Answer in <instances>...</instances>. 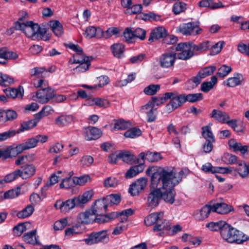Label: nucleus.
Returning a JSON list of instances; mask_svg holds the SVG:
<instances>
[{
	"label": "nucleus",
	"instance_id": "28",
	"mask_svg": "<svg viewBox=\"0 0 249 249\" xmlns=\"http://www.w3.org/2000/svg\"><path fill=\"white\" fill-rule=\"evenodd\" d=\"M35 211L34 207L32 205H28L23 210L17 212L16 211H13L12 214L13 215L16 213L17 216L21 219L26 218L29 217Z\"/></svg>",
	"mask_w": 249,
	"mask_h": 249
},
{
	"label": "nucleus",
	"instance_id": "46",
	"mask_svg": "<svg viewBox=\"0 0 249 249\" xmlns=\"http://www.w3.org/2000/svg\"><path fill=\"white\" fill-rule=\"evenodd\" d=\"M162 43L170 45L174 44L178 41V37L174 35H170L167 32H163L162 35Z\"/></svg>",
	"mask_w": 249,
	"mask_h": 249
},
{
	"label": "nucleus",
	"instance_id": "54",
	"mask_svg": "<svg viewBox=\"0 0 249 249\" xmlns=\"http://www.w3.org/2000/svg\"><path fill=\"white\" fill-rule=\"evenodd\" d=\"M14 83L13 78L0 73V85L4 87L8 86Z\"/></svg>",
	"mask_w": 249,
	"mask_h": 249
},
{
	"label": "nucleus",
	"instance_id": "1",
	"mask_svg": "<svg viewBox=\"0 0 249 249\" xmlns=\"http://www.w3.org/2000/svg\"><path fill=\"white\" fill-rule=\"evenodd\" d=\"M182 174V171L176 173L168 167H159L156 172L152 174L151 185L153 187H157L158 184L161 182L162 186L160 187L161 189L175 187L181 181Z\"/></svg>",
	"mask_w": 249,
	"mask_h": 249
},
{
	"label": "nucleus",
	"instance_id": "52",
	"mask_svg": "<svg viewBox=\"0 0 249 249\" xmlns=\"http://www.w3.org/2000/svg\"><path fill=\"white\" fill-rule=\"evenodd\" d=\"M160 89V85L151 84L145 88L143 92L146 95H153L155 94Z\"/></svg>",
	"mask_w": 249,
	"mask_h": 249
},
{
	"label": "nucleus",
	"instance_id": "11",
	"mask_svg": "<svg viewBox=\"0 0 249 249\" xmlns=\"http://www.w3.org/2000/svg\"><path fill=\"white\" fill-rule=\"evenodd\" d=\"M96 210L90 209L84 212L80 213L77 215V220L78 223L82 224H89L94 222Z\"/></svg>",
	"mask_w": 249,
	"mask_h": 249
},
{
	"label": "nucleus",
	"instance_id": "55",
	"mask_svg": "<svg viewBox=\"0 0 249 249\" xmlns=\"http://www.w3.org/2000/svg\"><path fill=\"white\" fill-rule=\"evenodd\" d=\"M231 68L230 66L223 65L218 69L217 75L220 77L226 76L231 71Z\"/></svg>",
	"mask_w": 249,
	"mask_h": 249
},
{
	"label": "nucleus",
	"instance_id": "9",
	"mask_svg": "<svg viewBox=\"0 0 249 249\" xmlns=\"http://www.w3.org/2000/svg\"><path fill=\"white\" fill-rule=\"evenodd\" d=\"M36 96L37 101L43 104L48 103L50 100L54 97V93L52 89L47 87L37 90Z\"/></svg>",
	"mask_w": 249,
	"mask_h": 249
},
{
	"label": "nucleus",
	"instance_id": "60",
	"mask_svg": "<svg viewBox=\"0 0 249 249\" xmlns=\"http://www.w3.org/2000/svg\"><path fill=\"white\" fill-rule=\"evenodd\" d=\"M133 212V210L131 208L119 212L120 222H124L127 221L128 217L132 215Z\"/></svg>",
	"mask_w": 249,
	"mask_h": 249
},
{
	"label": "nucleus",
	"instance_id": "23",
	"mask_svg": "<svg viewBox=\"0 0 249 249\" xmlns=\"http://www.w3.org/2000/svg\"><path fill=\"white\" fill-rule=\"evenodd\" d=\"M228 144L230 149H232L234 152L240 151L242 154H244L248 151V146H242L240 142H237L234 139H230L229 141Z\"/></svg>",
	"mask_w": 249,
	"mask_h": 249
},
{
	"label": "nucleus",
	"instance_id": "13",
	"mask_svg": "<svg viewBox=\"0 0 249 249\" xmlns=\"http://www.w3.org/2000/svg\"><path fill=\"white\" fill-rule=\"evenodd\" d=\"M20 177L23 179L29 178L34 175L36 172V167L32 164H26L18 169Z\"/></svg>",
	"mask_w": 249,
	"mask_h": 249
},
{
	"label": "nucleus",
	"instance_id": "51",
	"mask_svg": "<svg viewBox=\"0 0 249 249\" xmlns=\"http://www.w3.org/2000/svg\"><path fill=\"white\" fill-rule=\"evenodd\" d=\"M65 46L76 53L74 55H77V58H81L82 56H85L83 54L82 49L78 45H75L72 43L65 44Z\"/></svg>",
	"mask_w": 249,
	"mask_h": 249
},
{
	"label": "nucleus",
	"instance_id": "32",
	"mask_svg": "<svg viewBox=\"0 0 249 249\" xmlns=\"http://www.w3.org/2000/svg\"><path fill=\"white\" fill-rule=\"evenodd\" d=\"M93 195V191L89 190L85 192L82 195L74 197L75 201L76 202L77 206H81L88 202L91 198Z\"/></svg>",
	"mask_w": 249,
	"mask_h": 249
},
{
	"label": "nucleus",
	"instance_id": "4",
	"mask_svg": "<svg viewBox=\"0 0 249 249\" xmlns=\"http://www.w3.org/2000/svg\"><path fill=\"white\" fill-rule=\"evenodd\" d=\"M166 98L170 100L166 105L165 110L167 113H170L182 106L186 102L185 94H178L177 91L166 92Z\"/></svg>",
	"mask_w": 249,
	"mask_h": 249
},
{
	"label": "nucleus",
	"instance_id": "25",
	"mask_svg": "<svg viewBox=\"0 0 249 249\" xmlns=\"http://www.w3.org/2000/svg\"><path fill=\"white\" fill-rule=\"evenodd\" d=\"M139 165L131 167L125 174L126 178H132L139 173L142 172L144 169L143 162L139 161Z\"/></svg>",
	"mask_w": 249,
	"mask_h": 249
},
{
	"label": "nucleus",
	"instance_id": "48",
	"mask_svg": "<svg viewBox=\"0 0 249 249\" xmlns=\"http://www.w3.org/2000/svg\"><path fill=\"white\" fill-rule=\"evenodd\" d=\"M185 98L186 102L195 103L202 100L203 98V96L201 93L185 94Z\"/></svg>",
	"mask_w": 249,
	"mask_h": 249
},
{
	"label": "nucleus",
	"instance_id": "2",
	"mask_svg": "<svg viewBox=\"0 0 249 249\" xmlns=\"http://www.w3.org/2000/svg\"><path fill=\"white\" fill-rule=\"evenodd\" d=\"M221 236L226 242L231 244H241L248 240L243 232L228 224L222 230Z\"/></svg>",
	"mask_w": 249,
	"mask_h": 249
},
{
	"label": "nucleus",
	"instance_id": "36",
	"mask_svg": "<svg viewBox=\"0 0 249 249\" xmlns=\"http://www.w3.org/2000/svg\"><path fill=\"white\" fill-rule=\"evenodd\" d=\"M102 134L101 131L95 127H89L86 131L87 140H95L99 138Z\"/></svg>",
	"mask_w": 249,
	"mask_h": 249
},
{
	"label": "nucleus",
	"instance_id": "20",
	"mask_svg": "<svg viewBox=\"0 0 249 249\" xmlns=\"http://www.w3.org/2000/svg\"><path fill=\"white\" fill-rule=\"evenodd\" d=\"M108 206H109L108 203L106 200V197H104L96 200L91 209L92 210H96V214H101L103 211L105 212L107 211Z\"/></svg>",
	"mask_w": 249,
	"mask_h": 249
},
{
	"label": "nucleus",
	"instance_id": "42",
	"mask_svg": "<svg viewBox=\"0 0 249 249\" xmlns=\"http://www.w3.org/2000/svg\"><path fill=\"white\" fill-rule=\"evenodd\" d=\"M0 56L6 61L8 59H16L18 56L17 53L12 51H9L6 47L0 49Z\"/></svg>",
	"mask_w": 249,
	"mask_h": 249
},
{
	"label": "nucleus",
	"instance_id": "40",
	"mask_svg": "<svg viewBox=\"0 0 249 249\" xmlns=\"http://www.w3.org/2000/svg\"><path fill=\"white\" fill-rule=\"evenodd\" d=\"M113 130H125L129 128L131 124L129 121H126L124 119H118L114 120Z\"/></svg>",
	"mask_w": 249,
	"mask_h": 249
},
{
	"label": "nucleus",
	"instance_id": "26",
	"mask_svg": "<svg viewBox=\"0 0 249 249\" xmlns=\"http://www.w3.org/2000/svg\"><path fill=\"white\" fill-rule=\"evenodd\" d=\"M110 49L114 57L120 58L123 56L125 50L124 44L120 43H114L110 46Z\"/></svg>",
	"mask_w": 249,
	"mask_h": 249
},
{
	"label": "nucleus",
	"instance_id": "3",
	"mask_svg": "<svg viewBox=\"0 0 249 249\" xmlns=\"http://www.w3.org/2000/svg\"><path fill=\"white\" fill-rule=\"evenodd\" d=\"M28 13L24 11L19 12L18 20L14 22L13 28L16 30L25 31L26 30H31L32 31H40V26L32 21L25 22L28 18Z\"/></svg>",
	"mask_w": 249,
	"mask_h": 249
},
{
	"label": "nucleus",
	"instance_id": "53",
	"mask_svg": "<svg viewBox=\"0 0 249 249\" xmlns=\"http://www.w3.org/2000/svg\"><path fill=\"white\" fill-rule=\"evenodd\" d=\"M20 193V188L17 187L15 189H12L6 192L3 195L5 199H12L18 196Z\"/></svg>",
	"mask_w": 249,
	"mask_h": 249
},
{
	"label": "nucleus",
	"instance_id": "18",
	"mask_svg": "<svg viewBox=\"0 0 249 249\" xmlns=\"http://www.w3.org/2000/svg\"><path fill=\"white\" fill-rule=\"evenodd\" d=\"M139 156L142 160H145L149 162H157L162 159L160 154L156 152H142L139 154Z\"/></svg>",
	"mask_w": 249,
	"mask_h": 249
},
{
	"label": "nucleus",
	"instance_id": "8",
	"mask_svg": "<svg viewBox=\"0 0 249 249\" xmlns=\"http://www.w3.org/2000/svg\"><path fill=\"white\" fill-rule=\"evenodd\" d=\"M161 190L157 188L150 190L147 197L146 205L148 207L154 208L158 206L161 200Z\"/></svg>",
	"mask_w": 249,
	"mask_h": 249
},
{
	"label": "nucleus",
	"instance_id": "7",
	"mask_svg": "<svg viewBox=\"0 0 249 249\" xmlns=\"http://www.w3.org/2000/svg\"><path fill=\"white\" fill-rule=\"evenodd\" d=\"M77 55H73V61L71 59L69 61V62L71 64H79V65L74 68L73 71L78 73L86 72L89 69L92 57H89L87 56H82L81 58H77Z\"/></svg>",
	"mask_w": 249,
	"mask_h": 249
},
{
	"label": "nucleus",
	"instance_id": "10",
	"mask_svg": "<svg viewBox=\"0 0 249 249\" xmlns=\"http://www.w3.org/2000/svg\"><path fill=\"white\" fill-rule=\"evenodd\" d=\"M147 180L145 178L138 179L135 182L130 185L128 192L132 196H136L144 190L146 186Z\"/></svg>",
	"mask_w": 249,
	"mask_h": 249
},
{
	"label": "nucleus",
	"instance_id": "61",
	"mask_svg": "<svg viewBox=\"0 0 249 249\" xmlns=\"http://www.w3.org/2000/svg\"><path fill=\"white\" fill-rule=\"evenodd\" d=\"M186 9V3L183 2H176L173 6V10L175 14H178L184 11Z\"/></svg>",
	"mask_w": 249,
	"mask_h": 249
},
{
	"label": "nucleus",
	"instance_id": "43",
	"mask_svg": "<svg viewBox=\"0 0 249 249\" xmlns=\"http://www.w3.org/2000/svg\"><path fill=\"white\" fill-rule=\"evenodd\" d=\"M217 82V78L216 76H213L211 77V81L204 82L201 85V90L204 92H208L211 90L214 85Z\"/></svg>",
	"mask_w": 249,
	"mask_h": 249
},
{
	"label": "nucleus",
	"instance_id": "14",
	"mask_svg": "<svg viewBox=\"0 0 249 249\" xmlns=\"http://www.w3.org/2000/svg\"><path fill=\"white\" fill-rule=\"evenodd\" d=\"M174 187H169L167 188L161 189V199L170 204H173L175 201L176 193L174 189Z\"/></svg>",
	"mask_w": 249,
	"mask_h": 249
},
{
	"label": "nucleus",
	"instance_id": "17",
	"mask_svg": "<svg viewBox=\"0 0 249 249\" xmlns=\"http://www.w3.org/2000/svg\"><path fill=\"white\" fill-rule=\"evenodd\" d=\"M135 33V32H123L122 40L126 43H131L135 42L138 38L142 40L144 39L146 32H141V35Z\"/></svg>",
	"mask_w": 249,
	"mask_h": 249
},
{
	"label": "nucleus",
	"instance_id": "62",
	"mask_svg": "<svg viewBox=\"0 0 249 249\" xmlns=\"http://www.w3.org/2000/svg\"><path fill=\"white\" fill-rule=\"evenodd\" d=\"M27 224L26 223H20L15 226L13 229L14 235L17 236H20L22 233L26 230Z\"/></svg>",
	"mask_w": 249,
	"mask_h": 249
},
{
	"label": "nucleus",
	"instance_id": "19",
	"mask_svg": "<svg viewBox=\"0 0 249 249\" xmlns=\"http://www.w3.org/2000/svg\"><path fill=\"white\" fill-rule=\"evenodd\" d=\"M213 211L212 206L206 205L201 209L196 211L194 215L197 220H202L208 217L211 211Z\"/></svg>",
	"mask_w": 249,
	"mask_h": 249
},
{
	"label": "nucleus",
	"instance_id": "37",
	"mask_svg": "<svg viewBox=\"0 0 249 249\" xmlns=\"http://www.w3.org/2000/svg\"><path fill=\"white\" fill-rule=\"evenodd\" d=\"M47 73V71L43 67H35L30 70V75L31 78L36 77L37 78L45 77Z\"/></svg>",
	"mask_w": 249,
	"mask_h": 249
},
{
	"label": "nucleus",
	"instance_id": "56",
	"mask_svg": "<svg viewBox=\"0 0 249 249\" xmlns=\"http://www.w3.org/2000/svg\"><path fill=\"white\" fill-rule=\"evenodd\" d=\"M73 184H75V178H71V177L66 178L62 179V182L60 184L61 188L69 189L71 187Z\"/></svg>",
	"mask_w": 249,
	"mask_h": 249
},
{
	"label": "nucleus",
	"instance_id": "34",
	"mask_svg": "<svg viewBox=\"0 0 249 249\" xmlns=\"http://www.w3.org/2000/svg\"><path fill=\"white\" fill-rule=\"evenodd\" d=\"M170 229V225L169 222L163 219V216L158 219L157 222L153 228L154 231H160L162 230H168Z\"/></svg>",
	"mask_w": 249,
	"mask_h": 249
},
{
	"label": "nucleus",
	"instance_id": "59",
	"mask_svg": "<svg viewBox=\"0 0 249 249\" xmlns=\"http://www.w3.org/2000/svg\"><path fill=\"white\" fill-rule=\"evenodd\" d=\"M91 102L92 103L89 104L90 105H96L100 107H107L109 104L107 100L98 98L93 99Z\"/></svg>",
	"mask_w": 249,
	"mask_h": 249
},
{
	"label": "nucleus",
	"instance_id": "58",
	"mask_svg": "<svg viewBox=\"0 0 249 249\" xmlns=\"http://www.w3.org/2000/svg\"><path fill=\"white\" fill-rule=\"evenodd\" d=\"M16 134V131L10 129L7 131L0 133V142L4 141L8 139L14 137Z\"/></svg>",
	"mask_w": 249,
	"mask_h": 249
},
{
	"label": "nucleus",
	"instance_id": "41",
	"mask_svg": "<svg viewBox=\"0 0 249 249\" xmlns=\"http://www.w3.org/2000/svg\"><path fill=\"white\" fill-rule=\"evenodd\" d=\"M36 126V122L32 120L24 121L20 124V127L16 131V134L23 132L32 129Z\"/></svg>",
	"mask_w": 249,
	"mask_h": 249
},
{
	"label": "nucleus",
	"instance_id": "49",
	"mask_svg": "<svg viewBox=\"0 0 249 249\" xmlns=\"http://www.w3.org/2000/svg\"><path fill=\"white\" fill-rule=\"evenodd\" d=\"M216 70V68L215 66H211L202 69L198 72L199 73V75H201V77L204 78L213 74Z\"/></svg>",
	"mask_w": 249,
	"mask_h": 249
},
{
	"label": "nucleus",
	"instance_id": "50",
	"mask_svg": "<svg viewBox=\"0 0 249 249\" xmlns=\"http://www.w3.org/2000/svg\"><path fill=\"white\" fill-rule=\"evenodd\" d=\"M141 134L142 131L139 128L134 127L127 130L124 135L125 138H135Z\"/></svg>",
	"mask_w": 249,
	"mask_h": 249
},
{
	"label": "nucleus",
	"instance_id": "15",
	"mask_svg": "<svg viewBox=\"0 0 249 249\" xmlns=\"http://www.w3.org/2000/svg\"><path fill=\"white\" fill-rule=\"evenodd\" d=\"M154 107L151 102H149L145 105L141 107V111L142 113L147 115L148 122H152L156 119V109H155Z\"/></svg>",
	"mask_w": 249,
	"mask_h": 249
},
{
	"label": "nucleus",
	"instance_id": "47",
	"mask_svg": "<svg viewBox=\"0 0 249 249\" xmlns=\"http://www.w3.org/2000/svg\"><path fill=\"white\" fill-rule=\"evenodd\" d=\"M36 233L35 230L32 231L23 235L22 238L28 244H35L37 242Z\"/></svg>",
	"mask_w": 249,
	"mask_h": 249
},
{
	"label": "nucleus",
	"instance_id": "39",
	"mask_svg": "<svg viewBox=\"0 0 249 249\" xmlns=\"http://www.w3.org/2000/svg\"><path fill=\"white\" fill-rule=\"evenodd\" d=\"M163 216V213H154L150 214L144 219V222L146 225L148 226H151L154 223H156L160 216Z\"/></svg>",
	"mask_w": 249,
	"mask_h": 249
},
{
	"label": "nucleus",
	"instance_id": "45",
	"mask_svg": "<svg viewBox=\"0 0 249 249\" xmlns=\"http://www.w3.org/2000/svg\"><path fill=\"white\" fill-rule=\"evenodd\" d=\"M202 135L206 141L215 142L214 137L211 131L210 126L206 125L202 127Z\"/></svg>",
	"mask_w": 249,
	"mask_h": 249
},
{
	"label": "nucleus",
	"instance_id": "31",
	"mask_svg": "<svg viewBox=\"0 0 249 249\" xmlns=\"http://www.w3.org/2000/svg\"><path fill=\"white\" fill-rule=\"evenodd\" d=\"M73 121V117L70 115H62L55 120V124L59 127L66 126Z\"/></svg>",
	"mask_w": 249,
	"mask_h": 249
},
{
	"label": "nucleus",
	"instance_id": "64",
	"mask_svg": "<svg viewBox=\"0 0 249 249\" xmlns=\"http://www.w3.org/2000/svg\"><path fill=\"white\" fill-rule=\"evenodd\" d=\"M49 26L53 31H61L64 30L63 25L58 20L50 21Z\"/></svg>",
	"mask_w": 249,
	"mask_h": 249
},
{
	"label": "nucleus",
	"instance_id": "35",
	"mask_svg": "<svg viewBox=\"0 0 249 249\" xmlns=\"http://www.w3.org/2000/svg\"><path fill=\"white\" fill-rule=\"evenodd\" d=\"M249 169L248 165L244 161H241L238 162L234 170L237 171L241 177L245 178L249 175Z\"/></svg>",
	"mask_w": 249,
	"mask_h": 249
},
{
	"label": "nucleus",
	"instance_id": "63",
	"mask_svg": "<svg viewBox=\"0 0 249 249\" xmlns=\"http://www.w3.org/2000/svg\"><path fill=\"white\" fill-rule=\"evenodd\" d=\"M166 93L164 94L162 97H152L151 100L149 101L151 102L152 105L154 107L155 105L160 106L163 104L165 102L168 100V98H166Z\"/></svg>",
	"mask_w": 249,
	"mask_h": 249
},
{
	"label": "nucleus",
	"instance_id": "12",
	"mask_svg": "<svg viewBox=\"0 0 249 249\" xmlns=\"http://www.w3.org/2000/svg\"><path fill=\"white\" fill-rule=\"evenodd\" d=\"M176 59V54L171 52H166L162 54L160 58V66L164 68H170L173 66Z\"/></svg>",
	"mask_w": 249,
	"mask_h": 249
},
{
	"label": "nucleus",
	"instance_id": "24",
	"mask_svg": "<svg viewBox=\"0 0 249 249\" xmlns=\"http://www.w3.org/2000/svg\"><path fill=\"white\" fill-rule=\"evenodd\" d=\"M121 160L130 164H133L136 163H139V159L132 154L131 152L128 151H124L121 152Z\"/></svg>",
	"mask_w": 249,
	"mask_h": 249
},
{
	"label": "nucleus",
	"instance_id": "22",
	"mask_svg": "<svg viewBox=\"0 0 249 249\" xmlns=\"http://www.w3.org/2000/svg\"><path fill=\"white\" fill-rule=\"evenodd\" d=\"M211 117L223 124H227V122L230 120V116L227 113L217 109H213L212 111Z\"/></svg>",
	"mask_w": 249,
	"mask_h": 249
},
{
	"label": "nucleus",
	"instance_id": "38",
	"mask_svg": "<svg viewBox=\"0 0 249 249\" xmlns=\"http://www.w3.org/2000/svg\"><path fill=\"white\" fill-rule=\"evenodd\" d=\"M243 80V76L237 73L236 76L229 78L226 81L224 82V84L230 87H234L241 84Z\"/></svg>",
	"mask_w": 249,
	"mask_h": 249
},
{
	"label": "nucleus",
	"instance_id": "33",
	"mask_svg": "<svg viewBox=\"0 0 249 249\" xmlns=\"http://www.w3.org/2000/svg\"><path fill=\"white\" fill-rule=\"evenodd\" d=\"M227 224L228 223L224 221H219L208 223L206 224V227L212 231H220L221 236L222 230L226 228Z\"/></svg>",
	"mask_w": 249,
	"mask_h": 249
},
{
	"label": "nucleus",
	"instance_id": "6",
	"mask_svg": "<svg viewBox=\"0 0 249 249\" xmlns=\"http://www.w3.org/2000/svg\"><path fill=\"white\" fill-rule=\"evenodd\" d=\"M191 42L178 43L176 47V50L180 52L175 53L176 58L181 60H187L191 58L194 55L193 51L190 50Z\"/></svg>",
	"mask_w": 249,
	"mask_h": 249
},
{
	"label": "nucleus",
	"instance_id": "44",
	"mask_svg": "<svg viewBox=\"0 0 249 249\" xmlns=\"http://www.w3.org/2000/svg\"><path fill=\"white\" fill-rule=\"evenodd\" d=\"M237 120L235 119L231 120H229L228 122H227V124L231 127L235 131L237 132H243L245 127V124L243 122H241L240 124H237Z\"/></svg>",
	"mask_w": 249,
	"mask_h": 249
},
{
	"label": "nucleus",
	"instance_id": "5",
	"mask_svg": "<svg viewBox=\"0 0 249 249\" xmlns=\"http://www.w3.org/2000/svg\"><path fill=\"white\" fill-rule=\"evenodd\" d=\"M109 240L107 230H103L90 233L89 237L85 239V241L87 244L92 245L99 242L106 244L108 243Z\"/></svg>",
	"mask_w": 249,
	"mask_h": 249
},
{
	"label": "nucleus",
	"instance_id": "30",
	"mask_svg": "<svg viewBox=\"0 0 249 249\" xmlns=\"http://www.w3.org/2000/svg\"><path fill=\"white\" fill-rule=\"evenodd\" d=\"M232 207L224 203H217L212 206L213 212L226 214L231 211Z\"/></svg>",
	"mask_w": 249,
	"mask_h": 249
},
{
	"label": "nucleus",
	"instance_id": "16",
	"mask_svg": "<svg viewBox=\"0 0 249 249\" xmlns=\"http://www.w3.org/2000/svg\"><path fill=\"white\" fill-rule=\"evenodd\" d=\"M118 32H83V36L87 39H89L92 38L100 39L104 38L107 39L113 35H117Z\"/></svg>",
	"mask_w": 249,
	"mask_h": 249
},
{
	"label": "nucleus",
	"instance_id": "57",
	"mask_svg": "<svg viewBox=\"0 0 249 249\" xmlns=\"http://www.w3.org/2000/svg\"><path fill=\"white\" fill-rule=\"evenodd\" d=\"M105 197L109 206H111L112 204H118L120 201V196L117 194H111Z\"/></svg>",
	"mask_w": 249,
	"mask_h": 249
},
{
	"label": "nucleus",
	"instance_id": "21",
	"mask_svg": "<svg viewBox=\"0 0 249 249\" xmlns=\"http://www.w3.org/2000/svg\"><path fill=\"white\" fill-rule=\"evenodd\" d=\"M3 91L7 97H11L13 99L15 98L22 99L24 94V89L21 86H19L17 89H4Z\"/></svg>",
	"mask_w": 249,
	"mask_h": 249
},
{
	"label": "nucleus",
	"instance_id": "27",
	"mask_svg": "<svg viewBox=\"0 0 249 249\" xmlns=\"http://www.w3.org/2000/svg\"><path fill=\"white\" fill-rule=\"evenodd\" d=\"M200 23L198 21L183 23L180 25V31H201L202 30L199 27Z\"/></svg>",
	"mask_w": 249,
	"mask_h": 249
},
{
	"label": "nucleus",
	"instance_id": "29",
	"mask_svg": "<svg viewBox=\"0 0 249 249\" xmlns=\"http://www.w3.org/2000/svg\"><path fill=\"white\" fill-rule=\"evenodd\" d=\"M75 206H77L74 197L68 199L65 202H61L59 205V209L63 213H67L72 209Z\"/></svg>",
	"mask_w": 249,
	"mask_h": 249
}]
</instances>
